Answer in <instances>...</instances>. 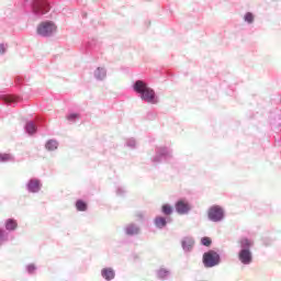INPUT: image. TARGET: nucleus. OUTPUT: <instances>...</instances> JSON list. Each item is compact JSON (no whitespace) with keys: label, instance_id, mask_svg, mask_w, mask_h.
Masks as SVG:
<instances>
[{"label":"nucleus","instance_id":"obj_1","mask_svg":"<svg viewBox=\"0 0 281 281\" xmlns=\"http://www.w3.org/2000/svg\"><path fill=\"white\" fill-rule=\"evenodd\" d=\"M132 89L143 102H147V104H159V95H157L155 89L148 86V82H146V80L138 79L134 81L132 85Z\"/></svg>","mask_w":281,"mask_h":281},{"label":"nucleus","instance_id":"obj_2","mask_svg":"<svg viewBox=\"0 0 281 281\" xmlns=\"http://www.w3.org/2000/svg\"><path fill=\"white\" fill-rule=\"evenodd\" d=\"M175 159V151L172 147L160 145L155 148V155L150 158L151 164L159 166V164H170Z\"/></svg>","mask_w":281,"mask_h":281},{"label":"nucleus","instance_id":"obj_3","mask_svg":"<svg viewBox=\"0 0 281 281\" xmlns=\"http://www.w3.org/2000/svg\"><path fill=\"white\" fill-rule=\"evenodd\" d=\"M239 251H238V260L241 265L248 266L254 262V252H251V248L254 247V240L243 237L239 239Z\"/></svg>","mask_w":281,"mask_h":281},{"label":"nucleus","instance_id":"obj_4","mask_svg":"<svg viewBox=\"0 0 281 281\" xmlns=\"http://www.w3.org/2000/svg\"><path fill=\"white\" fill-rule=\"evenodd\" d=\"M23 8L30 5L35 16H43L52 10V0H21Z\"/></svg>","mask_w":281,"mask_h":281},{"label":"nucleus","instance_id":"obj_5","mask_svg":"<svg viewBox=\"0 0 281 281\" xmlns=\"http://www.w3.org/2000/svg\"><path fill=\"white\" fill-rule=\"evenodd\" d=\"M202 262L205 269H212L214 267H218V265H221V254L211 249L203 254Z\"/></svg>","mask_w":281,"mask_h":281},{"label":"nucleus","instance_id":"obj_6","mask_svg":"<svg viewBox=\"0 0 281 281\" xmlns=\"http://www.w3.org/2000/svg\"><path fill=\"white\" fill-rule=\"evenodd\" d=\"M45 125V117L43 116H36L35 122L34 121H27L24 125V131L29 137H32L33 135H36L38 133V126Z\"/></svg>","mask_w":281,"mask_h":281},{"label":"nucleus","instance_id":"obj_7","mask_svg":"<svg viewBox=\"0 0 281 281\" xmlns=\"http://www.w3.org/2000/svg\"><path fill=\"white\" fill-rule=\"evenodd\" d=\"M207 218L211 223H222V221H225V210L221 205H212L207 210Z\"/></svg>","mask_w":281,"mask_h":281},{"label":"nucleus","instance_id":"obj_8","mask_svg":"<svg viewBox=\"0 0 281 281\" xmlns=\"http://www.w3.org/2000/svg\"><path fill=\"white\" fill-rule=\"evenodd\" d=\"M175 210L180 216H186L192 212V203L187 198H180L175 203Z\"/></svg>","mask_w":281,"mask_h":281},{"label":"nucleus","instance_id":"obj_9","mask_svg":"<svg viewBox=\"0 0 281 281\" xmlns=\"http://www.w3.org/2000/svg\"><path fill=\"white\" fill-rule=\"evenodd\" d=\"M54 32H56V24L52 21L42 22L37 26L38 36H43L44 38H49V36L54 35Z\"/></svg>","mask_w":281,"mask_h":281},{"label":"nucleus","instance_id":"obj_10","mask_svg":"<svg viewBox=\"0 0 281 281\" xmlns=\"http://www.w3.org/2000/svg\"><path fill=\"white\" fill-rule=\"evenodd\" d=\"M25 190L29 194H38L43 190V182L38 178H31L25 183Z\"/></svg>","mask_w":281,"mask_h":281},{"label":"nucleus","instance_id":"obj_11","mask_svg":"<svg viewBox=\"0 0 281 281\" xmlns=\"http://www.w3.org/2000/svg\"><path fill=\"white\" fill-rule=\"evenodd\" d=\"M123 234L126 238H135L142 234V227L137 223H128L123 226Z\"/></svg>","mask_w":281,"mask_h":281},{"label":"nucleus","instance_id":"obj_12","mask_svg":"<svg viewBox=\"0 0 281 281\" xmlns=\"http://www.w3.org/2000/svg\"><path fill=\"white\" fill-rule=\"evenodd\" d=\"M194 237L192 236H186L181 239V247H182V251H184V254H191V251L194 249Z\"/></svg>","mask_w":281,"mask_h":281},{"label":"nucleus","instance_id":"obj_13","mask_svg":"<svg viewBox=\"0 0 281 281\" xmlns=\"http://www.w3.org/2000/svg\"><path fill=\"white\" fill-rule=\"evenodd\" d=\"M22 98L15 94H0V102L2 104H7L8 106H13L16 104V102H21Z\"/></svg>","mask_w":281,"mask_h":281},{"label":"nucleus","instance_id":"obj_14","mask_svg":"<svg viewBox=\"0 0 281 281\" xmlns=\"http://www.w3.org/2000/svg\"><path fill=\"white\" fill-rule=\"evenodd\" d=\"M171 221L172 220L170 217L157 215L154 218V225H155L156 229H165V227H167L168 223H171Z\"/></svg>","mask_w":281,"mask_h":281},{"label":"nucleus","instance_id":"obj_15","mask_svg":"<svg viewBox=\"0 0 281 281\" xmlns=\"http://www.w3.org/2000/svg\"><path fill=\"white\" fill-rule=\"evenodd\" d=\"M172 276V271L170 269L160 267L158 270H156V278L157 280L166 281L170 280V277Z\"/></svg>","mask_w":281,"mask_h":281},{"label":"nucleus","instance_id":"obj_16","mask_svg":"<svg viewBox=\"0 0 281 281\" xmlns=\"http://www.w3.org/2000/svg\"><path fill=\"white\" fill-rule=\"evenodd\" d=\"M101 278L105 281L115 280V269L112 267H105L101 270Z\"/></svg>","mask_w":281,"mask_h":281},{"label":"nucleus","instance_id":"obj_17","mask_svg":"<svg viewBox=\"0 0 281 281\" xmlns=\"http://www.w3.org/2000/svg\"><path fill=\"white\" fill-rule=\"evenodd\" d=\"M93 76L98 82H103V80H106V69L104 67H98L95 68Z\"/></svg>","mask_w":281,"mask_h":281},{"label":"nucleus","instance_id":"obj_18","mask_svg":"<svg viewBox=\"0 0 281 281\" xmlns=\"http://www.w3.org/2000/svg\"><path fill=\"white\" fill-rule=\"evenodd\" d=\"M19 227V222L14 218H8L4 221V229L5 232H16Z\"/></svg>","mask_w":281,"mask_h":281},{"label":"nucleus","instance_id":"obj_19","mask_svg":"<svg viewBox=\"0 0 281 281\" xmlns=\"http://www.w3.org/2000/svg\"><path fill=\"white\" fill-rule=\"evenodd\" d=\"M75 207L77 210V212H87L89 204H87V202L82 199H78L75 202Z\"/></svg>","mask_w":281,"mask_h":281},{"label":"nucleus","instance_id":"obj_20","mask_svg":"<svg viewBox=\"0 0 281 281\" xmlns=\"http://www.w3.org/2000/svg\"><path fill=\"white\" fill-rule=\"evenodd\" d=\"M161 214L167 217L172 216V214H175V207H172V205L169 203H165L161 205Z\"/></svg>","mask_w":281,"mask_h":281},{"label":"nucleus","instance_id":"obj_21","mask_svg":"<svg viewBox=\"0 0 281 281\" xmlns=\"http://www.w3.org/2000/svg\"><path fill=\"white\" fill-rule=\"evenodd\" d=\"M46 150L49 153H54V150H58V140L56 139H48L45 144Z\"/></svg>","mask_w":281,"mask_h":281},{"label":"nucleus","instance_id":"obj_22","mask_svg":"<svg viewBox=\"0 0 281 281\" xmlns=\"http://www.w3.org/2000/svg\"><path fill=\"white\" fill-rule=\"evenodd\" d=\"M8 240H10V234L0 226V247H3Z\"/></svg>","mask_w":281,"mask_h":281},{"label":"nucleus","instance_id":"obj_23","mask_svg":"<svg viewBox=\"0 0 281 281\" xmlns=\"http://www.w3.org/2000/svg\"><path fill=\"white\" fill-rule=\"evenodd\" d=\"M97 41L95 40H91L88 43L85 44V52L86 54H89V52H91L92 49H95V45H97Z\"/></svg>","mask_w":281,"mask_h":281},{"label":"nucleus","instance_id":"obj_24","mask_svg":"<svg viewBox=\"0 0 281 281\" xmlns=\"http://www.w3.org/2000/svg\"><path fill=\"white\" fill-rule=\"evenodd\" d=\"M244 21L248 25H251L254 23V21H256V16L251 12H246L244 14Z\"/></svg>","mask_w":281,"mask_h":281},{"label":"nucleus","instance_id":"obj_25","mask_svg":"<svg viewBox=\"0 0 281 281\" xmlns=\"http://www.w3.org/2000/svg\"><path fill=\"white\" fill-rule=\"evenodd\" d=\"M8 161H14V157L11 154H0V164H8Z\"/></svg>","mask_w":281,"mask_h":281},{"label":"nucleus","instance_id":"obj_26","mask_svg":"<svg viewBox=\"0 0 281 281\" xmlns=\"http://www.w3.org/2000/svg\"><path fill=\"white\" fill-rule=\"evenodd\" d=\"M125 146H127V148H131L132 150H135V148H137V140L135 138H127Z\"/></svg>","mask_w":281,"mask_h":281},{"label":"nucleus","instance_id":"obj_27","mask_svg":"<svg viewBox=\"0 0 281 281\" xmlns=\"http://www.w3.org/2000/svg\"><path fill=\"white\" fill-rule=\"evenodd\" d=\"M79 117H80V113H76V112L69 113L67 115L68 122H78Z\"/></svg>","mask_w":281,"mask_h":281},{"label":"nucleus","instance_id":"obj_28","mask_svg":"<svg viewBox=\"0 0 281 281\" xmlns=\"http://www.w3.org/2000/svg\"><path fill=\"white\" fill-rule=\"evenodd\" d=\"M201 245H203V247H211L212 246V238L205 236L201 238Z\"/></svg>","mask_w":281,"mask_h":281},{"label":"nucleus","instance_id":"obj_29","mask_svg":"<svg viewBox=\"0 0 281 281\" xmlns=\"http://www.w3.org/2000/svg\"><path fill=\"white\" fill-rule=\"evenodd\" d=\"M126 187L119 186L116 187V196H125Z\"/></svg>","mask_w":281,"mask_h":281},{"label":"nucleus","instance_id":"obj_30","mask_svg":"<svg viewBox=\"0 0 281 281\" xmlns=\"http://www.w3.org/2000/svg\"><path fill=\"white\" fill-rule=\"evenodd\" d=\"M147 120H149L150 122H153V121H155V120H157V112L156 111H149L148 113H147Z\"/></svg>","mask_w":281,"mask_h":281},{"label":"nucleus","instance_id":"obj_31","mask_svg":"<svg viewBox=\"0 0 281 281\" xmlns=\"http://www.w3.org/2000/svg\"><path fill=\"white\" fill-rule=\"evenodd\" d=\"M26 271L30 276H32V273H34V271H36V265L34 263H30L26 266Z\"/></svg>","mask_w":281,"mask_h":281},{"label":"nucleus","instance_id":"obj_32","mask_svg":"<svg viewBox=\"0 0 281 281\" xmlns=\"http://www.w3.org/2000/svg\"><path fill=\"white\" fill-rule=\"evenodd\" d=\"M15 85L18 87H21V85H25V79H23L22 77H16L15 78Z\"/></svg>","mask_w":281,"mask_h":281},{"label":"nucleus","instance_id":"obj_33","mask_svg":"<svg viewBox=\"0 0 281 281\" xmlns=\"http://www.w3.org/2000/svg\"><path fill=\"white\" fill-rule=\"evenodd\" d=\"M8 47L5 46V44H0V55L3 56V54H5Z\"/></svg>","mask_w":281,"mask_h":281}]
</instances>
